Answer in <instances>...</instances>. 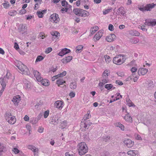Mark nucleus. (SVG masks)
<instances>
[{
    "instance_id": "f257e3e1",
    "label": "nucleus",
    "mask_w": 156,
    "mask_h": 156,
    "mask_svg": "<svg viewBox=\"0 0 156 156\" xmlns=\"http://www.w3.org/2000/svg\"><path fill=\"white\" fill-rule=\"evenodd\" d=\"M77 149L79 154L82 155L85 154L88 151V148L87 144L84 142H81L78 144Z\"/></svg>"
},
{
    "instance_id": "f03ea898",
    "label": "nucleus",
    "mask_w": 156,
    "mask_h": 156,
    "mask_svg": "<svg viewBox=\"0 0 156 156\" xmlns=\"http://www.w3.org/2000/svg\"><path fill=\"white\" fill-rule=\"evenodd\" d=\"M20 62L21 64H20L19 66H17L18 68L22 72L23 74L29 75L30 73L28 68L22 63Z\"/></svg>"
},
{
    "instance_id": "7ed1b4c3",
    "label": "nucleus",
    "mask_w": 156,
    "mask_h": 156,
    "mask_svg": "<svg viewBox=\"0 0 156 156\" xmlns=\"http://www.w3.org/2000/svg\"><path fill=\"white\" fill-rule=\"evenodd\" d=\"M49 19L51 22L56 23H57L60 20L58 15L56 13H54L51 15L50 16Z\"/></svg>"
},
{
    "instance_id": "20e7f679",
    "label": "nucleus",
    "mask_w": 156,
    "mask_h": 156,
    "mask_svg": "<svg viewBox=\"0 0 156 156\" xmlns=\"http://www.w3.org/2000/svg\"><path fill=\"white\" fill-rule=\"evenodd\" d=\"M119 56L121 57V55H117L114 58L113 62L117 65H119L122 64L124 62L123 58H122L123 61H122L121 60V58H119Z\"/></svg>"
},
{
    "instance_id": "39448f33",
    "label": "nucleus",
    "mask_w": 156,
    "mask_h": 156,
    "mask_svg": "<svg viewBox=\"0 0 156 156\" xmlns=\"http://www.w3.org/2000/svg\"><path fill=\"white\" fill-rule=\"evenodd\" d=\"M70 51H71L70 49L66 48H65L63 49H62L61 51L58 54L59 56L62 57L64 55L70 52Z\"/></svg>"
},
{
    "instance_id": "423d86ee",
    "label": "nucleus",
    "mask_w": 156,
    "mask_h": 156,
    "mask_svg": "<svg viewBox=\"0 0 156 156\" xmlns=\"http://www.w3.org/2000/svg\"><path fill=\"white\" fill-rule=\"evenodd\" d=\"M123 142L128 147H131L134 145L133 141L129 139L124 140Z\"/></svg>"
},
{
    "instance_id": "0eeeda50",
    "label": "nucleus",
    "mask_w": 156,
    "mask_h": 156,
    "mask_svg": "<svg viewBox=\"0 0 156 156\" xmlns=\"http://www.w3.org/2000/svg\"><path fill=\"white\" fill-rule=\"evenodd\" d=\"M156 6V4L152 3L151 4H147L145 6V10L147 11H151V9Z\"/></svg>"
},
{
    "instance_id": "6e6552de",
    "label": "nucleus",
    "mask_w": 156,
    "mask_h": 156,
    "mask_svg": "<svg viewBox=\"0 0 156 156\" xmlns=\"http://www.w3.org/2000/svg\"><path fill=\"white\" fill-rule=\"evenodd\" d=\"M63 102L61 101H57L54 104L55 107L59 109H62L63 107Z\"/></svg>"
},
{
    "instance_id": "1a4fd4ad",
    "label": "nucleus",
    "mask_w": 156,
    "mask_h": 156,
    "mask_svg": "<svg viewBox=\"0 0 156 156\" xmlns=\"http://www.w3.org/2000/svg\"><path fill=\"white\" fill-rule=\"evenodd\" d=\"M33 74L38 81L40 82V81H41L42 79V78L40 76V73L37 71L34 70Z\"/></svg>"
},
{
    "instance_id": "9d476101",
    "label": "nucleus",
    "mask_w": 156,
    "mask_h": 156,
    "mask_svg": "<svg viewBox=\"0 0 156 156\" xmlns=\"http://www.w3.org/2000/svg\"><path fill=\"white\" fill-rule=\"evenodd\" d=\"M116 37L115 35L113 34H111L106 37V40L108 42H111L113 41Z\"/></svg>"
},
{
    "instance_id": "9b49d317",
    "label": "nucleus",
    "mask_w": 156,
    "mask_h": 156,
    "mask_svg": "<svg viewBox=\"0 0 156 156\" xmlns=\"http://www.w3.org/2000/svg\"><path fill=\"white\" fill-rule=\"evenodd\" d=\"M147 72V69L143 68H141L139 69L138 73L139 75L140 74L144 75Z\"/></svg>"
},
{
    "instance_id": "f8f14e48",
    "label": "nucleus",
    "mask_w": 156,
    "mask_h": 156,
    "mask_svg": "<svg viewBox=\"0 0 156 156\" xmlns=\"http://www.w3.org/2000/svg\"><path fill=\"white\" fill-rule=\"evenodd\" d=\"M72 59V57L71 56H69L66 58H63L61 60V61L62 62V63H66L70 62Z\"/></svg>"
},
{
    "instance_id": "ddd939ff",
    "label": "nucleus",
    "mask_w": 156,
    "mask_h": 156,
    "mask_svg": "<svg viewBox=\"0 0 156 156\" xmlns=\"http://www.w3.org/2000/svg\"><path fill=\"white\" fill-rule=\"evenodd\" d=\"M102 34L101 31H99L95 34L94 38H95L97 40H99L102 36Z\"/></svg>"
},
{
    "instance_id": "4468645a",
    "label": "nucleus",
    "mask_w": 156,
    "mask_h": 156,
    "mask_svg": "<svg viewBox=\"0 0 156 156\" xmlns=\"http://www.w3.org/2000/svg\"><path fill=\"white\" fill-rule=\"evenodd\" d=\"M80 13L81 14H80L81 15H80V16L83 17L88 16V15L89 14V12L87 11L81 9H80Z\"/></svg>"
},
{
    "instance_id": "2eb2a0df",
    "label": "nucleus",
    "mask_w": 156,
    "mask_h": 156,
    "mask_svg": "<svg viewBox=\"0 0 156 156\" xmlns=\"http://www.w3.org/2000/svg\"><path fill=\"white\" fill-rule=\"evenodd\" d=\"M40 81L41 82L42 84L44 86H47L49 85V81L47 79H43L42 78V79L41 81Z\"/></svg>"
},
{
    "instance_id": "dca6fc26",
    "label": "nucleus",
    "mask_w": 156,
    "mask_h": 156,
    "mask_svg": "<svg viewBox=\"0 0 156 156\" xmlns=\"http://www.w3.org/2000/svg\"><path fill=\"white\" fill-rule=\"evenodd\" d=\"M145 21L148 23V26L151 27L154 26V20L151 21V19H147Z\"/></svg>"
},
{
    "instance_id": "f3484780",
    "label": "nucleus",
    "mask_w": 156,
    "mask_h": 156,
    "mask_svg": "<svg viewBox=\"0 0 156 156\" xmlns=\"http://www.w3.org/2000/svg\"><path fill=\"white\" fill-rule=\"evenodd\" d=\"M27 147L29 149H30L34 152H36L38 151V148H36L35 147L32 145H29L27 146Z\"/></svg>"
},
{
    "instance_id": "a211bd4d",
    "label": "nucleus",
    "mask_w": 156,
    "mask_h": 156,
    "mask_svg": "<svg viewBox=\"0 0 156 156\" xmlns=\"http://www.w3.org/2000/svg\"><path fill=\"white\" fill-rule=\"evenodd\" d=\"M124 8L122 7H121L118 9V10L119 11L118 12V15H122V16H124L125 14V12L124 10Z\"/></svg>"
},
{
    "instance_id": "6ab92c4d",
    "label": "nucleus",
    "mask_w": 156,
    "mask_h": 156,
    "mask_svg": "<svg viewBox=\"0 0 156 156\" xmlns=\"http://www.w3.org/2000/svg\"><path fill=\"white\" fill-rule=\"evenodd\" d=\"M51 34L53 37L55 36V38H58L60 36V33L58 31H54L50 32Z\"/></svg>"
},
{
    "instance_id": "aec40b11",
    "label": "nucleus",
    "mask_w": 156,
    "mask_h": 156,
    "mask_svg": "<svg viewBox=\"0 0 156 156\" xmlns=\"http://www.w3.org/2000/svg\"><path fill=\"white\" fill-rule=\"evenodd\" d=\"M5 151V146L3 144H0V156L2 155Z\"/></svg>"
},
{
    "instance_id": "412c9836",
    "label": "nucleus",
    "mask_w": 156,
    "mask_h": 156,
    "mask_svg": "<svg viewBox=\"0 0 156 156\" xmlns=\"http://www.w3.org/2000/svg\"><path fill=\"white\" fill-rule=\"evenodd\" d=\"M128 114L126 115L125 116L124 119L125 120L128 122H132V118Z\"/></svg>"
},
{
    "instance_id": "4be33fe9",
    "label": "nucleus",
    "mask_w": 156,
    "mask_h": 156,
    "mask_svg": "<svg viewBox=\"0 0 156 156\" xmlns=\"http://www.w3.org/2000/svg\"><path fill=\"white\" fill-rule=\"evenodd\" d=\"M80 9L78 8H75L73 9V12L76 15L80 16L81 15L80 13Z\"/></svg>"
},
{
    "instance_id": "5701e85b",
    "label": "nucleus",
    "mask_w": 156,
    "mask_h": 156,
    "mask_svg": "<svg viewBox=\"0 0 156 156\" xmlns=\"http://www.w3.org/2000/svg\"><path fill=\"white\" fill-rule=\"evenodd\" d=\"M115 125L118 127H119L120 128V129L122 130H124V126L122 124H121L120 122H116L115 124Z\"/></svg>"
},
{
    "instance_id": "b1692460",
    "label": "nucleus",
    "mask_w": 156,
    "mask_h": 156,
    "mask_svg": "<svg viewBox=\"0 0 156 156\" xmlns=\"http://www.w3.org/2000/svg\"><path fill=\"white\" fill-rule=\"evenodd\" d=\"M98 27L95 26L94 27L91 28L90 29V33L91 34H94L98 29Z\"/></svg>"
},
{
    "instance_id": "393cba45",
    "label": "nucleus",
    "mask_w": 156,
    "mask_h": 156,
    "mask_svg": "<svg viewBox=\"0 0 156 156\" xmlns=\"http://www.w3.org/2000/svg\"><path fill=\"white\" fill-rule=\"evenodd\" d=\"M76 83L75 82H72L70 85V87L72 89H74L76 87Z\"/></svg>"
},
{
    "instance_id": "a878e982",
    "label": "nucleus",
    "mask_w": 156,
    "mask_h": 156,
    "mask_svg": "<svg viewBox=\"0 0 156 156\" xmlns=\"http://www.w3.org/2000/svg\"><path fill=\"white\" fill-rule=\"evenodd\" d=\"M6 120H7V121H8L9 123L10 124H14L16 122V119H14V118H13V117H10V121L8 120H7V119H6Z\"/></svg>"
},
{
    "instance_id": "bb28decb",
    "label": "nucleus",
    "mask_w": 156,
    "mask_h": 156,
    "mask_svg": "<svg viewBox=\"0 0 156 156\" xmlns=\"http://www.w3.org/2000/svg\"><path fill=\"white\" fill-rule=\"evenodd\" d=\"M109 74V72L107 70H105L103 73L102 77L103 78H107L108 76V74Z\"/></svg>"
},
{
    "instance_id": "cd10ccee",
    "label": "nucleus",
    "mask_w": 156,
    "mask_h": 156,
    "mask_svg": "<svg viewBox=\"0 0 156 156\" xmlns=\"http://www.w3.org/2000/svg\"><path fill=\"white\" fill-rule=\"evenodd\" d=\"M19 98H18L16 97H14L12 100V101L16 105L18 104V103H19Z\"/></svg>"
},
{
    "instance_id": "c85d7f7f",
    "label": "nucleus",
    "mask_w": 156,
    "mask_h": 156,
    "mask_svg": "<svg viewBox=\"0 0 156 156\" xmlns=\"http://www.w3.org/2000/svg\"><path fill=\"white\" fill-rule=\"evenodd\" d=\"M66 83V81L62 79H59L56 81V83L58 85H62Z\"/></svg>"
},
{
    "instance_id": "c756f323",
    "label": "nucleus",
    "mask_w": 156,
    "mask_h": 156,
    "mask_svg": "<svg viewBox=\"0 0 156 156\" xmlns=\"http://www.w3.org/2000/svg\"><path fill=\"white\" fill-rule=\"evenodd\" d=\"M44 59V57L43 56L41 55L38 56L37 58L35 61V62L41 61L42 60Z\"/></svg>"
},
{
    "instance_id": "7c9ffc66",
    "label": "nucleus",
    "mask_w": 156,
    "mask_h": 156,
    "mask_svg": "<svg viewBox=\"0 0 156 156\" xmlns=\"http://www.w3.org/2000/svg\"><path fill=\"white\" fill-rule=\"evenodd\" d=\"M105 87L107 90H109L113 87V85L111 84H106L105 85Z\"/></svg>"
},
{
    "instance_id": "2f4dec72",
    "label": "nucleus",
    "mask_w": 156,
    "mask_h": 156,
    "mask_svg": "<svg viewBox=\"0 0 156 156\" xmlns=\"http://www.w3.org/2000/svg\"><path fill=\"white\" fill-rule=\"evenodd\" d=\"M24 24H20L18 28V30L20 32L22 31H24V30L23 28Z\"/></svg>"
},
{
    "instance_id": "473e14b6",
    "label": "nucleus",
    "mask_w": 156,
    "mask_h": 156,
    "mask_svg": "<svg viewBox=\"0 0 156 156\" xmlns=\"http://www.w3.org/2000/svg\"><path fill=\"white\" fill-rule=\"evenodd\" d=\"M1 84L3 89H5L6 87V84L3 79H2L0 81Z\"/></svg>"
},
{
    "instance_id": "72a5a7b5",
    "label": "nucleus",
    "mask_w": 156,
    "mask_h": 156,
    "mask_svg": "<svg viewBox=\"0 0 156 156\" xmlns=\"http://www.w3.org/2000/svg\"><path fill=\"white\" fill-rule=\"evenodd\" d=\"M38 121L39 120L37 118H35L31 121L30 120V122H31L33 124H35L37 123Z\"/></svg>"
},
{
    "instance_id": "f704fd0d",
    "label": "nucleus",
    "mask_w": 156,
    "mask_h": 156,
    "mask_svg": "<svg viewBox=\"0 0 156 156\" xmlns=\"http://www.w3.org/2000/svg\"><path fill=\"white\" fill-rule=\"evenodd\" d=\"M60 123L62 125H63L62 126V127H61V128L62 129L66 127L67 123L66 121L64 120L62 121V122H60Z\"/></svg>"
},
{
    "instance_id": "c9c22d12",
    "label": "nucleus",
    "mask_w": 156,
    "mask_h": 156,
    "mask_svg": "<svg viewBox=\"0 0 156 156\" xmlns=\"http://www.w3.org/2000/svg\"><path fill=\"white\" fill-rule=\"evenodd\" d=\"M61 4L63 6L66 7L68 5V3L65 0H63L62 1Z\"/></svg>"
},
{
    "instance_id": "e433bc0d",
    "label": "nucleus",
    "mask_w": 156,
    "mask_h": 156,
    "mask_svg": "<svg viewBox=\"0 0 156 156\" xmlns=\"http://www.w3.org/2000/svg\"><path fill=\"white\" fill-rule=\"evenodd\" d=\"M83 48V46L82 45H79L77 46L76 48V52H79Z\"/></svg>"
},
{
    "instance_id": "4c0bfd02",
    "label": "nucleus",
    "mask_w": 156,
    "mask_h": 156,
    "mask_svg": "<svg viewBox=\"0 0 156 156\" xmlns=\"http://www.w3.org/2000/svg\"><path fill=\"white\" fill-rule=\"evenodd\" d=\"M16 13L17 12L16 11L13 10L12 12H9V14L11 16H14L15 15H16Z\"/></svg>"
},
{
    "instance_id": "58836bf2",
    "label": "nucleus",
    "mask_w": 156,
    "mask_h": 156,
    "mask_svg": "<svg viewBox=\"0 0 156 156\" xmlns=\"http://www.w3.org/2000/svg\"><path fill=\"white\" fill-rule=\"evenodd\" d=\"M49 114V111L48 110L44 112V118H46Z\"/></svg>"
},
{
    "instance_id": "ea45409f",
    "label": "nucleus",
    "mask_w": 156,
    "mask_h": 156,
    "mask_svg": "<svg viewBox=\"0 0 156 156\" xmlns=\"http://www.w3.org/2000/svg\"><path fill=\"white\" fill-rule=\"evenodd\" d=\"M37 15L38 17L40 18H42L43 17V13L40 11H38L37 12Z\"/></svg>"
},
{
    "instance_id": "a19ab883",
    "label": "nucleus",
    "mask_w": 156,
    "mask_h": 156,
    "mask_svg": "<svg viewBox=\"0 0 156 156\" xmlns=\"http://www.w3.org/2000/svg\"><path fill=\"white\" fill-rule=\"evenodd\" d=\"M108 78H103L102 79V82L105 84V83H106L108 82Z\"/></svg>"
},
{
    "instance_id": "79ce46f5",
    "label": "nucleus",
    "mask_w": 156,
    "mask_h": 156,
    "mask_svg": "<svg viewBox=\"0 0 156 156\" xmlns=\"http://www.w3.org/2000/svg\"><path fill=\"white\" fill-rule=\"evenodd\" d=\"M105 61L106 62H109L110 60V56L105 55Z\"/></svg>"
},
{
    "instance_id": "37998d69",
    "label": "nucleus",
    "mask_w": 156,
    "mask_h": 156,
    "mask_svg": "<svg viewBox=\"0 0 156 156\" xmlns=\"http://www.w3.org/2000/svg\"><path fill=\"white\" fill-rule=\"evenodd\" d=\"M11 115V113L9 112H6L5 115V117L10 118V116Z\"/></svg>"
},
{
    "instance_id": "c03bdc74",
    "label": "nucleus",
    "mask_w": 156,
    "mask_h": 156,
    "mask_svg": "<svg viewBox=\"0 0 156 156\" xmlns=\"http://www.w3.org/2000/svg\"><path fill=\"white\" fill-rule=\"evenodd\" d=\"M138 9L142 12H144V11H146V10H145V6L144 7L143 5L139 7H138Z\"/></svg>"
},
{
    "instance_id": "a18cd8bd",
    "label": "nucleus",
    "mask_w": 156,
    "mask_h": 156,
    "mask_svg": "<svg viewBox=\"0 0 156 156\" xmlns=\"http://www.w3.org/2000/svg\"><path fill=\"white\" fill-rule=\"evenodd\" d=\"M134 151H128L127 152V154L129 155H134V154H136L135 153V152H134Z\"/></svg>"
},
{
    "instance_id": "49530a36",
    "label": "nucleus",
    "mask_w": 156,
    "mask_h": 156,
    "mask_svg": "<svg viewBox=\"0 0 156 156\" xmlns=\"http://www.w3.org/2000/svg\"><path fill=\"white\" fill-rule=\"evenodd\" d=\"M57 69V67L56 66L55 68H54V67L52 66L50 69V71H52L53 72H55Z\"/></svg>"
},
{
    "instance_id": "de8ad7c7",
    "label": "nucleus",
    "mask_w": 156,
    "mask_h": 156,
    "mask_svg": "<svg viewBox=\"0 0 156 156\" xmlns=\"http://www.w3.org/2000/svg\"><path fill=\"white\" fill-rule=\"evenodd\" d=\"M52 49L51 48H47L45 51V53H49L52 51Z\"/></svg>"
},
{
    "instance_id": "09e8293b",
    "label": "nucleus",
    "mask_w": 156,
    "mask_h": 156,
    "mask_svg": "<svg viewBox=\"0 0 156 156\" xmlns=\"http://www.w3.org/2000/svg\"><path fill=\"white\" fill-rule=\"evenodd\" d=\"M108 29L111 31H112L114 30V27L112 24H109L108 26Z\"/></svg>"
},
{
    "instance_id": "8fccbe9b",
    "label": "nucleus",
    "mask_w": 156,
    "mask_h": 156,
    "mask_svg": "<svg viewBox=\"0 0 156 156\" xmlns=\"http://www.w3.org/2000/svg\"><path fill=\"white\" fill-rule=\"evenodd\" d=\"M12 151L14 152L15 154L19 153L20 151L16 148H14L13 149Z\"/></svg>"
},
{
    "instance_id": "3c124183",
    "label": "nucleus",
    "mask_w": 156,
    "mask_h": 156,
    "mask_svg": "<svg viewBox=\"0 0 156 156\" xmlns=\"http://www.w3.org/2000/svg\"><path fill=\"white\" fill-rule=\"evenodd\" d=\"M88 112H89V113H88V114H87L85 116L86 117V119H84V120H86L87 119H88L90 118V117L91 115L90 114V111H88Z\"/></svg>"
},
{
    "instance_id": "603ef678",
    "label": "nucleus",
    "mask_w": 156,
    "mask_h": 156,
    "mask_svg": "<svg viewBox=\"0 0 156 156\" xmlns=\"http://www.w3.org/2000/svg\"><path fill=\"white\" fill-rule=\"evenodd\" d=\"M112 9V8L110 9H106L105 11H103V13L104 14H106L108 13L110 11V10Z\"/></svg>"
},
{
    "instance_id": "864d4df0",
    "label": "nucleus",
    "mask_w": 156,
    "mask_h": 156,
    "mask_svg": "<svg viewBox=\"0 0 156 156\" xmlns=\"http://www.w3.org/2000/svg\"><path fill=\"white\" fill-rule=\"evenodd\" d=\"M110 138V137L109 136L105 137L103 138V140L105 142H106L108 141L109 140Z\"/></svg>"
},
{
    "instance_id": "5fc2aeb1",
    "label": "nucleus",
    "mask_w": 156,
    "mask_h": 156,
    "mask_svg": "<svg viewBox=\"0 0 156 156\" xmlns=\"http://www.w3.org/2000/svg\"><path fill=\"white\" fill-rule=\"evenodd\" d=\"M25 86L27 88L30 89L31 87V84L30 82H29L28 83H27V84L25 85Z\"/></svg>"
},
{
    "instance_id": "6e6d98bb",
    "label": "nucleus",
    "mask_w": 156,
    "mask_h": 156,
    "mask_svg": "<svg viewBox=\"0 0 156 156\" xmlns=\"http://www.w3.org/2000/svg\"><path fill=\"white\" fill-rule=\"evenodd\" d=\"M3 6L5 8H7L9 7V6L10 5L9 2H7L3 3Z\"/></svg>"
},
{
    "instance_id": "4d7b16f0",
    "label": "nucleus",
    "mask_w": 156,
    "mask_h": 156,
    "mask_svg": "<svg viewBox=\"0 0 156 156\" xmlns=\"http://www.w3.org/2000/svg\"><path fill=\"white\" fill-rule=\"evenodd\" d=\"M27 11L25 9H23L20 10L19 13L20 14H23L25 13Z\"/></svg>"
},
{
    "instance_id": "13d9d810",
    "label": "nucleus",
    "mask_w": 156,
    "mask_h": 156,
    "mask_svg": "<svg viewBox=\"0 0 156 156\" xmlns=\"http://www.w3.org/2000/svg\"><path fill=\"white\" fill-rule=\"evenodd\" d=\"M117 74L120 76L122 77L124 76V73L122 72H119L117 73Z\"/></svg>"
},
{
    "instance_id": "bf43d9fd",
    "label": "nucleus",
    "mask_w": 156,
    "mask_h": 156,
    "mask_svg": "<svg viewBox=\"0 0 156 156\" xmlns=\"http://www.w3.org/2000/svg\"><path fill=\"white\" fill-rule=\"evenodd\" d=\"M131 42L133 44H136L139 42L138 40L133 39L131 41Z\"/></svg>"
},
{
    "instance_id": "052dcab7",
    "label": "nucleus",
    "mask_w": 156,
    "mask_h": 156,
    "mask_svg": "<svg viewBox=\"0 0 156 156\" xmlns=\"http://www.w3.org/2000/svg\"><path fill=\"white\" fill-rule=\"evenodd\" d=\"M43 128L42 127H39L38 131L39 133H41L43 132Z\"/></svg>"
},
{
    "instance_id": "680f3d73",
    "label": "nucleus",
    "mask_w": 156,
    "mask_h": 156,
    "mask_svg": "<svg viewBox=\"0 0 156 156\" xmlns=\"http://www.w3.org/2000/svg\"><path fill=\"white\" fill-rule=\"evenodd\" d=\"M66 74V71H64L62 73H61L59 74L60 76L61 77H63L65 76Z\"/></svg>"
},
{
    "instance_id": "e2e57ef3",
    "label": "nucleus",
    "mask_w": 156,
    "mask_h": 156,
    "mask_svg": "<svg viewBox=\"0 0 156 156\" xmlns=\"http://www.w3.org/2000/svg\"><path fill=\"white\" fill-rule=\"evenodd\" d=\"M115 83H118V85H122L123 84V83L122 81H120L119 80H116L115 81Z\"/></svg>"
},
{
    "instance_id": "0e129e2a",
    "label": "nucleus",
    "mask_w": 156,
    "mask_h": 156,
    "mask_svg": "<svg viewBox=\"0 0 156 156\" xmlns=\"http://www.w3.org/2000/svg\"><path fill=\"white\" fill-rule=\"evenodd\" d=\"M75 93L73 92H71L69 94V95L70 96L71 98H73L75 97Z\"/></svg>"
},
{
    "instance_id": "69168bd1",
    "label": "nucleus",
    "mask_w": 156,
    "mask_h": 156,
    "mask_svg": "<svg viewBox=\"0 0 156 156\" xmlns=\"http://www.w3.org/2000/svg\"><path fill=\"white\" fill-rule=\"evenodd\" d=\"M137 68L135 67H133L131 69V71L132 73H135L137 71Z\"/></svg>"
},
{
    "instance_id": "338daca9",
    "label": "nucleus",
    "mask_w": 156,
    "mask_h": 156,
    "mask_svg": "<svg viewBox=\"0 0 156 156\" xmlns=\"http://www.w3.org/2000/svg\"><path fill=\"white\" fill-rule=\"evenodd\" d=\"M14 48L16 50H18L19 48V46L18 44L16 43H15Z\"/></svg>"
},
{
    "instance_id": "774afa93",
    "label": "nucleus",
    "mask_w": 156,
    "mask_h": 156,
    "mask_svg": "<svg viewBox=\"0 0 156 156\" xmlns=\"http://www.w3.org/2000/svg\"><path fill=\"white\" fill-rule=\"evenodd\" d=\"M24 119L25 121H27L29 120V117L27 115H26L24 118Z\"/></svg>"
}]
</instances>
